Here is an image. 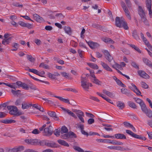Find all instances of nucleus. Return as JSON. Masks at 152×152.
<instances>
[{"label":"nucleus","mask_w":152,"mask_h":152,"mask_svg":"<svg viewBox=\"0 0 152 152\" xmlns=\"http://www.w3.org/2000/svg\"><path fill=\"white\" fill-rule=\"evenodd\" d=\"M53 133V128L52 126L50 125L48 127L44 129L43 135L47 137L51 136Z\"/></svg>","instance_id":"nucleus-1"},{"label":"nucleus","mask_w":152,"mask_h":152,"mask_svg":"<svg viewBox=\"0 0 152 152\" xmlns=\"http://www.w3.org/2000/svg\"><path fill=\"white\" fill-rule=\"evenodd\" d=\"M126 132L127 134L135 138L140 139L143 140H145L146 139V138L145 137H142V136L135 134L130 130H126Z\"/></svg>","instance_id":"nucleus-2"},{"label":"nucleus","mask_w":152,"mask_h":152,"mask_svg":"<svg viewBox=\"0 0 152 152\" xmlns=\"http://www.w3.org/2000/svg\"><path fill=\"white\" fill-rule=\"evenodd\" d=\"M125 21L123 17H116L115 19V24L119 28L122 27V24Z\"/></svg>","instance_id":"nucleus-3"},{"label":"nucleus","mask_w":152,"mask_h":152,"mask_svg":"<svg viewBox=\"0 0 152 152\" xmlns=\"http://www.w3.org/2000/svg\"><path fill=\"white\" fill-rule=\"evenodd\" d=\"M121 6L123 8L124 12H125L126 15L128 17V18L130 19H131V17L129 14V12L127 8V7L126 6L125 3L123 1L121 2Z\"/></svg>","instance_id":"nucleus-4"},{"label":"nucleus","mask_w":152,"mask_h":152,"mask_svg":"<svg viewBox=\"0 0 152 152\" xmlns=\"http://www.w3.org/2000/svg\"><path fill=\"white\" fill-rule=\"evenodd\" d=\"M7 107V109L10 110L9 113L15 116L16 113L18 111L17 107L15 106H8Z\"/></svg>","instance_id":"nucleus-5"},{"label":"nucleus","mask_w":152,"mask_h":152,"mask_svg":"<svg viewBox=\"0 0 152 152\" xmlns=\"http://www.w3.org/2000/svg\"><path fill=\"white\" fill-rule=\"evenodd\" d=\"M24 149V146L20 145L18 147H15L12 149H9L8 151L10 152H19L23 151Z\"/></svg>","instance_id":"nucleus-6"},{"label":"nucleus","mask_w":152,"mask_h":152,"mask_svg":"<svg viewBox=\"0 0 152 152\" xmlns=\"http://www.w3.org/2000/svg\"><path fill=\"white\" fill-rule=\"evenodd\" d=\"M13 85L16 84L19 87H22L23 89L26 90H28L29 88V86L26 83H23L21 81H18L16 83H12Z\"/></svg>","instance_id":"nucleus-7"},{"label":"nucleus","mask_w":152,"mask_h":152,"mask_svg":"<svg viewBox=\"0 0 152 152\" xmlns=\"http://www.w3.org/2000/svg\"><path fill=\"white\" fill-rule=\"evenodd\" d=\"M25 141L28 144L34 145H38V139H26L25 140Z\"/></svg>","instance_id":"nucleus-8"},{"label":"nucleus","mask_w":152,"mask_h":152,"mask_svg":"<svg viewBox=\"0 0 152 152\" xmlns=\"http://www.w3.org/2000/svg\"><path fill=\"white\" fill-rule=\"evenodd\" d=\"M142 111L149 118H152V111L150 109H148L145 106V107L141 109Z\"/></svg>","instance_id":"nucleus-9"},{"label":"nucleus","mask_w":152,"mask_h":152,"mask_svg":"<svg viewBox=\"0 0 152 152\" xmlns=\"http://www.w3.org/2000/svg\"><path fill=\"white\" fill-rule=\"evenodd\" d=\"M89 46L92 49L97 48L100 46V45L97 43L91 41L88 42L86 41Z\"/></svg>","instance_id":"nucleus-10"},{"label":"nucleus","mask_w":152,"mask_h":152,"mask_svg":"<svg viewBox=\"0 0 152 152\" xmlns=\"http://www.w3.org/2000/svg\"><path fill=\"white\" fill-rule=\"evenodd\" d=\"M107 148L110 149H114L115 150H118L120 151H126V150H129L130 149L129 148H125L123 147H122L120 146H108Z\"/></svg>","instance_id":"nucleus-11"},{"label":"nucleus","mask_w":152,"mask_h":152,"mask_svg":"<svg viewBox=\"0 0 152 152\" xmlns=\"http://www.w3.org/2000/svg\"><path fill=\"white\" fill-rule=\"evenodd\" d=\"M46 146L51 148H58V145L52 141L47 140Z\"/></svg>","instance_id":"nucleus-12"},{"label":"nucleus","mask_w":152,"mask_h":152,"mask_svg":"<svg viewBox=\"0 0 152 152\" xmlns=\"http://www.w3.org/2000/svg\"><path fill=\"white\" fill-rule=\"evenodd\" d=\"M33 17L34 19L37 22L41 23L44 21L43 18L36 14L33 15Z\"/></svg>","instance_id":"nucleus-13"},{"label":"nucleus","mask_w":152,"mask_h":152,"mask_svg":"<svg viewBox=\"0 0 152 152\" xmlns=\"http://www.w3.org/2000/svg\"><path fill=\"white\" fill-rule=\"evenodd\" d=\"M133 99L135 100V102L139 104L141 106V109L145 107V104L144 103L143 101L141 99L137 98H134Z\"/></svg>","instance_id":"nucleus-14"},{"label":"nucleus","mask_w":152,"mask_h":152,"mask_svg":"<svg viewBox=\"0 0 152 152\" xmlns=\"http://www.w3.org/2000/svg\"><path fill=\"white\" fill-rule=\"evenodd\" d=\"M48 114L50 117L53 118L54 119L57 121H59V118L56 115L55 112L49 111L48 112Z\"/></svg>","instance_id":"nucleus-15"},{"label":"nucleus","mask_w":152,"mask_h":152,"mask_svg":"<svg viewBox=\"0 0 152 152\" xmlns=\"http://www.w3.org/2000/svg\"><path fill=\"white\" fill-rule=\"evenodd\" d=\"M18 24L22 27H26L29 29L31 28V25L28 23H25L22 21H19L18 23Z\"/></svg>","instance_id":"nucleus-16"},{"label":"nucleus","mask_w":152,"mask_h":152,"mask_svg":"<svg viewBox=\"0 0 152 152\" xmlns=\"http://www.w3.org/2000/svg\"><path fill=\"white\" fill-rule=\"evenodd\" d=\"M137 72L139 75L142 77L146 78L148 77H149V75L143 71L139 70Z\"/></svg>","instance_id":"nucleus-17"},{"label":"nucleus","mask_w":152,"mask_h":152,"mask_svg":"<svg viewBox=\"0 0 152 152\" xmlns=\"http://www.w3.org/2000/svg\"><path fill=\"white\" fill-rule=\"evenodd\" d=\"M115 137L118 139H126V137L124 134L121 133H117L114 135Z\"/></svg>","instance_id":"nucleus-18"},{"label":"nucleus","mask_w":152,"mask_h":152,"mask_svg":"<svg viewBox=\"0 0 152 152\" xmlns=\"http://www.w3.org/2000/svg\"><path fill=\"white\" fill-rule=\"evenodd\" d=\"M142 61L145 64L152 69V64L151 61L145 58H143Z\"/></svg>","instance_id":"nucleus-19"},{"label":"nucleus","mask_w":152,"mask_h":152,"mask_svg":"<svg viewBox=\"0 0 152 152\" xmlns=\"http://www.w3.org/2000/svg\"><path fill=\"white\" fill-rule=\"evenodd\" d=\"M0 122L5 124H10L12 123H15L16 122V121H15L12 119H4L3 120H0Z\"/></svg>","instance_id":"nucleus-20"},{"label":"nucleus","mask_w":152,"mask_h":152,"mask_svg":"<svg viewBox=\"0 0 152 152\" xmlns=\"http://www.w3.org/2000/svg\"><path fill=\"white\" fill-rule=\"evenodd\" d=\"M92 27L93 28L100 30H103L104 28V27L96 23H93L92 25Z\"/></svg>","instance_id":"nucleus-21"},{"label":"nucleus","mask_w":152,"mask_h":152,"mask_svg":"<svg viewBox=\"0 0 152 152\" xmlns=\"http://www.w3.org/2000/svg\"><path fill=\"white\" fill-rule=\"evenodd\" d=\"M101 64L102 66L106 70L110 72H112V70L110 68L108 65L105 63L103 62L102 61L101 62Z\"/></svg>","instance_id":"nucleus-22"},{"label":"nucleus","mask_w":152,"mask_h":152,"mask_svg":"<svg viewBox=\"0 0 152 152\" xmlns=\"http://www.w3.org/2000/svg\"><path fill=\"white\" fill-rule=\"evenodd\" d=\"M64 30L66 33L69 35H71L72 34V31L71 28L69 26H65L64 28Z\"/></svg>","instance_id":"nucleus-23"},{"label":"nucleus","mask_w":152,"mask_h":152,"mask_svg":"<svg viewBox=\"0 0 152 152\" xmlns=\"http://www.w3.org/2000/svg\"><path fill=\"white\" fill-rule=\"evenodd\" d=\"M12 39V37H9L8 39H4L2 41V43L4 45L9 44L11 42Z\"/></svg>","instance_id":"nucleus-24"},{"label":"nucleus","mask_w":152,"mask_h":152,"mask_svg":"<svg viewBox=\"0 0 152 152\" xmlns=\"http://www.w3.org/2000/svg\"><path fill=\"white\" fill-rule=\"evenodd\" d=\"M57 142L59 144L61 145L66 147L69 146V145L68 143L64 140L59 139L57 140Z\"/></svg>","instance_id":"nucleus-25"},{"label":"nucleus","mask_w":152,"mask_h":152,"mask_svg":"<svg viewBox=\"0 0 152 152\" xmlns=\"http://www.w3.org/2000/svg\"><path fill=\"white\" fill-rule=\"evenodd\" d=\"M57 142L59 144L61 145L66 147L69 146V145L68 143L64 140L59 139L57 140Z\"/></svg>","instance_id":"nucleus-26"},{"label":"nucleus","mask_w":152,"mask_h":152,"mask_svg":"<svg viewBox=\"0 0 152 152\" xmlns=\"http://www.w3.org/2000/svg\"><path fill=\"white\" fill-rule=\"evenodd\" d=\"M121 91L122 93L125 94L128 96H130L131 95V94H130V91L126 88L121 89Z\"/></svg>","instance_id":"nucleus-27"},{"label":"nucleus","mask_w":152,"mask_h":152,"mask_svg":"<svg viewBox=\"0 0 152 152\" xmlns=\"http://www.w3.org/2000/svg\"><path fill=\"white\" fill-rule=\"evenodd\" d=\"M64 111L66 112L69 115H71L72 116L75 118L76 117L75 115L71 111L69 110L66 109L63 107H61Z\"/></svg>","instance_id":"nucleus-28"},{"label":"nucleus","mask_w":152,"mask_h":152,"mask_svg":"<svg viewBox=\"0 0 152 152\" xmlns=\"http://www.w3.org/2000/svg\"><path fill=\"white\" fill-rule=\"evenodd\" d=\"M54 96L55 97H56L58 99H59L61 101H62L66 103H67L69 104H70V102L69 101V100L68 99H65L64 98H63L62 97L57 96Z\"/></svg>","instance_id":"nucleus-29"},{"label":"nucleus","mask_w":152,"mask_h":152,"mask_svg":"<svg viewBox=\"0 0 152 152\" xmlns=\"http://www.w3.org/2000/svg\"><path fill=\"white\" fill-rule=\"evenodd\" d=\"M28 71L29 72H32L36 75H37L40 77H43L42 75H40L39 73V72L37 70L33 69H29Z\"/></svg>","instance_id":"nucleus-30"},{"label":"nucleus","mask_w":152,"mask_h":152,"mask_svg":"<svg viewBox=\"0 0 152 152\" xmlns=\"http://www.w3.org/2000/svg\"><path fill=\"white\" fill-rule=\"evenodd\" d=\"M132 36L136 40H138L140 39L139 36L137 34L136 30H134L132 33Z\"/></svg>","instance_id":"nucleus-31"},{"label":"nucleus","mask_w":152,"mask_h":152,"mask_svg":"<svg viewBox=\"0 0 152 152\" xmlns=\"http://www.w3.org/2000/svg\"><path fill=\"white\" fill-rule=\"evenodd\" d=\"M47 140H38V145L44 146L45 145L46 146Z\"/></svg>","instance_id":"nucleus-32"},{"label":"nucleus","mask_w":152,"mask_h":152,"mask_svg":"<svg viewBox=\"0 0 152 152\" xmlns=\"http://www.w3.org/2000/svg\"><path fill=\"white\" fill-rule=\"evenodd\" d=\"M117 106L119 107V109H122L125 107V105L124 103L118 101L117 103Z\"/></svg>","instance_id":"nucleus-33"},{"label":"nucleus","mask_w":152,"mask_h":152,"mask_svg":"<svg viewBox=\"0 0 152 152\" xmlns=\"http://www.w3.org/2000/svg\"><path fill=\"white\" fill-rule=\"evenodd\" d=\"M61 131V134L64 133H67L68 132V130L67 128L65 126H62Z\"/></svg>","instance_id":"nucleus-34"},{"label":"nucleus","mask_w":152,"mask_h":152,"mask_svg":"<svg viewBox=\"0 0 152 152\" xmlns=\"http://www.w3.org/2000/svg\"><path fill=\"white\" fill-rule=\"evenodd\" d=\"M87 64L91 68L94 69H98L99 68L98 66L95 64L93 63H87Z\"/></svg>","instance_id":"nucleus-35"},{"label":"nucleus","mask_w":152,"mask_h":152,"mask_svg":"<svg viewBox=\"0 0 152 152\" xmlns=\"http://www.w3.org/2000/svg\"><path fill=\"white\" fill-rule=\"evenodd\" d=\"M31 105H30V104H28L26 102H23L22 104V108L23 110L27 109Z\"/></svg>","instance_id":"nucleus-36"},{"label":"nucleus","mask_w":152,"mask_h":152,"mask_svg":"<svg viewBox=\"0 0 152 152\" xmlns=\"http://www.w3.org/2000/svg\"><path fill=\"white\" fill-rule=\"evenodd\" d=\"M129 88L132 90L134 92H135L136 94L138 96H142V95H141V92L140 90H138V89L137 88V89H136L135 90L136 91H135V90H134L132 88V87H131V86H129Z\"/></svg>","instance_id":"nucleus-37"},{"label":"nucleus","mask_w":152,"mask_h":152,"mask_svg":"<svg viewBox=\"0 0 152 152\" xmlns=\"http://www.w3.org/2000/svg\"><path fill=\"white\" fill-rule=\"evenodd\" d=\"M81 86L83 88L86 90L88 91L89 88L88 82H86L81 84Z\"/></svg>","instance_id":"nucleus-38"},{"label":"nucleus","mask_w":152,"mask_h":152,"mask_svg":"<svg viewBox=\"0 0 152 152\" xmlns=\"http://www.w3.org/2000/svg\"><path fill=\"white\" fill-rule=\"evenodd\" d=\"M130 46L134 49L135 50L138 52L139 53H141V52L140 49L134 45L129 44Z\"/></svg>","instance_id":"nucleus-39"},{"label":"nucleus","mask_w":152,"mask_h":152,"mask_svg":"<svg viewBox=\"0 0 152 152\" xmlns=\"http://www.w3.org/2000/svg\"><path fill=\"white\" fill-rule=\"evenodd\" d=\"M128 103L129 106L130 107L134 109L137 108V106L135 103L131 101L128 102Z\"/></svg>","instance_id":"nucleus-40"},{"label":"nucleus","mask_w":152,"mask_h":152,"mask_svg":"<svg viewBox=\"0 0 152 152\" xmlns=\"http://www.w3.org/2000/svg\"><path fill=\"white\" fill-rule=\"evenodd\" d=\"M69 138H76L77 137L76 135L73 132H68Z\"/></svg>","instance_id":"nucleus-41"},{"label":"nucleus","mask_w":152,"mask_h":152,"mask_svg":"<svg viewBox=\"0 0 152 152\" xmlns=\"http://www.w3.org/2000/svg\"><path fill=\"white\" fill-rule=\"evenodd\" d=\"M21 91L20 90L17 91L11 89V92L14 95H18L20 94Z\"/></svg>","instance_id":"nucleus-42"},{"label":"nucleus","mask_w":152,"mask_h":152,"mask_svg":"<svg viewBox=\"0 0 152 152\" xmlns=\"http://www.w3.org/2000/svg\"><path fill=\"white\" fill-rule=\"evenodd\" d=\"M28 74L29 75V76L32 79H33L34 80H35L37 81H39V82H42L44 83H46L48 84H49V83L48 82L45 81H44L42 80H39V79H37V78H35V77H34L32 76V75H30L29 73H28Z\"/></svg>","instance_id":"nucleus-43"},{"label":"nucleus","mask_w":152,"mask_h":152,"mask_svg":"<svg viewBox=\"0 0 152 152\" xmlns=\"http://www.w3.org/2000/svg\"><path fill=\"white\" fill-rule=\"evenodd\" d=\"M103 92L107 95V96H110L112 97L113 96V94L112 93L108 91H106V90H103Z\"/></svg>","instance_id":"nucleus-44"},{"label":"nucleus","mask_w":152,"mask_h":152,"mask_svg":"<svg viewBox=\"0 0 152 152\" xmlns=\"http://www.w3.org/2000/svg\"><path fill=\"white\" fill-rule=\"evenodd\" d=\"M141 20L145 25L147 26H149V23L146 19V17H144V18L142 19Z\"/></svg>","instance_id":"nucleus-45"},{"label":"nucleus","mask_w":152,"mask_h":152,"mask_svg":"<svg viewBox=\"0 0 152 152\" xmlns=\"http://www.w3.org/2000/svg\"><path fill=\"white\" fill-rule=\"evenodd\" d=\"M61 133L60 129H57L55 130L53 132V133L57 137H58L60 135Z\"/></svg>","instance_id":"nucleus-46"},{"label":"nucleus","mask_w":152,"mask_h":152,"mask_svg":"<svg viewBox=\"0 0 152 152\" xmlns=\"http://www.w3.org/2000/svg\"><path fill=\"white\" fill-rule=\"evenodd\" d=\"M117 84L119 86H121L123 87H126V86L123 83L119 80H117L116 81Z\"/></svg>","instance_id":"nucleus-47"},{"label":"nucleus","mask_w":152,"mask_h":152,"mask_svg":"<svg viewBox=\"0 0 152 152\" xmlns=\"http://www.w3.org/2000/svg\"><path fill=\"white\" fill-rule=\"evenodd\" d=\"M93 82L98 85H101L102 83V82L96 79V77L94 78Z\"/></svg>","instance_id":"nucleus-48"},{"label":"nucleus","mask_w":152,"mask_h":152,"mask_svg":"<svg viewBox=\"0 0 152 152\" xmlns=\"http://www.w3.org/2000/svg\"><path fill=\"white\" fill-rule=\"evenodd\" d=\"M27 58L31 62H34L35 60V59L33 58L32 56L31 55H27Z\"/></svg>","instance_id":"nucleus-49"},{"label":"nucleus","mask_w":152,"mask_h":152,"mask_svg":"<svg viewBox=\"0 0 152 152\" xmlns=\"http://www.w3.org/2000/svg\"><path fill=\"white\" fill-rule=\"evenodd\" d=\"M83 75L81 77V84L86 82H87V79L86 77H83Z\"/></svg>","instance_id":"nucleus-50"},{"label":"nucleus","mask_w":152,"mask_h":152,"mask_svg":"<svg viewBox=\"0 0 152 152\" xmlns=\"http://www.w3.org/2000/svg\"><path fill=\"white\" fill-rule=\"evenodd\" d=\"M61 138L64 139H66L69 138L68 132L66 134L61 135Z\"/></svg>","instance_id":"nucleus-51"},{"label":"nucleus","mask_w":152,"mask_h":152,"mask_svg":"<svg viewBox=\"0 0 152 152\" xmlns=\"http://www.w3.org/2000/svg\"><path fill=\"white\" fill-rule=\"evenodd\" d=\"M146 4L147 8L151 7V0H146Z\"/></svg>","instance_id":"nucleus-52"},{"label":"nucleus","mask_w":152,"mask_h":152,"mask_svg":"<svg viewBox=\"0 0 152 152\" xmlns=\"http://www.w3.org/2000/svg\"><path fill=\"white\" fill-rule=\"evenodd\" d=\"M39 67H43L45 69H48L49 68V66L45 64L44 63H41L39 66Z\"/></svg>","instance_id":"nucleus-53"},{"label":"nucleus","mask_w":152,"mask_h":152,"mask_svg":"<svg viewBox=\"0 0 152 152\" xmlns=\"http://www.w3.org/2000/svg\"><path fill=\"white\" fill-rule=\"evenodd\" d=\"M122 27L125 30H128L129 29V27L128 26L127 24L125 21L122 24Z\"/></svg>","instance_id":"nucleus-54"},{"label":"nucleus","mask_w":152,"mask_h":152,"mask_svg":"<svg viewBox=\"0 0 152 152\" xmlns=\"http://www.w3.org/2000/svg\"><path fill=\"white\" fill-rule=\"evenodd\" d=\"M74 148L75 150L78 151L79 152H84V150L79 147H78L77 146H75Z\"/></svg>","instance_id":"nucleus-55"},{"label":"nucleus","mask_w":152,"mask_h":152,"mask_svg":"<svg viewBox=\"0 0 152 152\" xmlns=\"http://www.w3.org/2000/svg\"><path fill=\"white\" fill-rule=\"evenodd\" d=\"M3 84H4L6 85L7 86H8L11 88L14 89L16 90L15 87V85H12L10 84H9L8 83H3Z\"/></svg>","instance_id":"nucleus-56"},{"label":"nucleus","mask_w":152,"mask_h":152,"mask_svg":"<svg viewBox=\"0 0 152 152\" xmlns=\"http://www.w3.org/2000/svg\"><path fill=\"white\" fill-rule=\"evenodd\" d=\"M47 75L48 76V77H49V78H51L53 79H56V77L55 76L54 74H53L50 72H48Z\"/></svg>","instance_id":"nucleus-57"},{"label":"nucleus","mask_w":152,"mask_h":152,"mask_svg":"<svg viewBox=\"0 0 152 152\" xmlns=\"http://www.w3.org/2000/svg\"><path fill=\"white\" fill-rule=\"evenodd\" d=\"M141 84L142 85V87L145 89H147L148 88V85L146 83L144 82H141Z\"/></svg>","instance_id":"nucleus-58"},{"label":"nucleus","mask_w":152,"mask_h":152,"mask_svg":"<svg viewBox=\"0 0 152 152\" xmlns=\"http://www.w3.org/2000/svg\"><path fill=\"white\" fill-rule=\"evenodd\" d=\"M131 65L133 67H134L136 69H139V66L138 65H137V64L134 62V61L132 62V63H131Z\"/></svg>","instance_id":"nucleus-59"},{"label":"nucleus","mask_w":152,"mask_h":152,"mask_svg":"<svg viewBox=\"0 0 152 152\" xmlns=\"http://www.w3.org/2000/svg\"><path fill=\"white\" fill-rule=\"evenodd\" d=\"M125 1L128 8H130L132 5L130 0H125Z\"/></svg>","instance_id":"nucleus-60"},{"label":"nucleus","mask_w":152,"mask_h":152,"mask_svg":"<svg viewBox=\"0 0 152 152\" xmlns=\"http://www.w3.org/2000/svg\"><path fill=\"white\" fill-rule=\"evenodd\" d=\"M106 58L108 61L109 62H110L113 59V57L110 54L109 56H105Z\"/></svg>","instance_id":"nucleus-61"},{"label":"nucleus","mask_w":152,"mask_h":152,"mask_svg":"<svg viewBox=\"0 0 152 152\" xmlns=\"http://www.w3.org/2000/svg\"><path fill=\"white\" fill-rule=\"evenodd\" d=\"M64 90L68 91H71L75 93H77L78 92L77 91L75 88H66Z\"/></svg>","instance_id":"nucleus-62"},{"label":"nucleus","mask_w":152,"mask_h":152,"mask_svg":"<svg viewBox=\"0 0 152 152\" xmlns=\"http://www.w3.org/2000/svg\"><path fill=\"white\" fill-rule=\"evenodd\" d=\"M76 115L78 117L80 116H84V113L81 110L80 111H79V112L77 113Z\"/></svg>","instance_id":"nucleus-63"},{"label":"nucleus","mask_w":152,"mask_h":152,"mask_svg":"<svg viewBox=\"0 0 152 152\" xmlns=\"http://www.w3.org/2000/svg\"><path fill=\"white\" fill-rule=\"evenodd\" d=\"M94 122V120L93 118H90L88 120V123L89 124H91Z\"/></svg>","instance_id":"nucleus-64"}]
</instances>
